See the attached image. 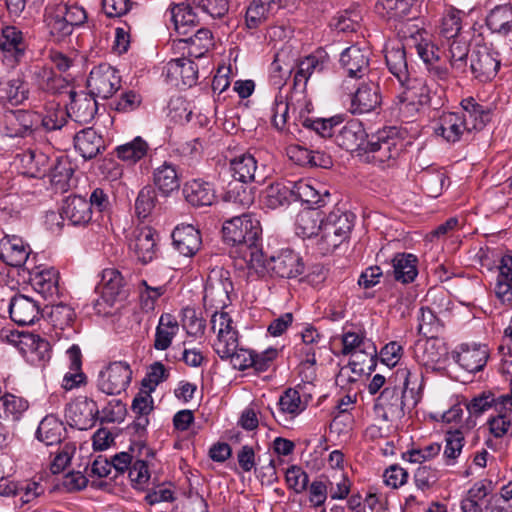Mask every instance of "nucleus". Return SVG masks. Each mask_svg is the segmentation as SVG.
<instances>
[{
  "instance_id": "nucleus-1",
  "label": "nucleus",
  "mask_w": 512,
  "mask_h": 512,
  "mask_svg": "<svg viewBox=\"0 0 512 512\" xmlns=\"http://www.w3.org/2000/svg\"><path fill=\"white\" fill-rule=\"evenodd\" d=\"M422 381L407 367L398 368L389 378L388 386L377 397L376 414L385 421H396L419 402Z\"/></svg>"
},
{
  "instance_id": "nucleus-2",
  "label": "nucleus",
  "mask_w": 512,
  "mask_h": 512,
  "mask_svg": "<svg viewBox=\"0 0 512 512\" xmlns=\"http://www.w3.org/2000/svg\"><path fill=\"white\" fill-rule=\"evenodd\" d=\"M222 232L225 242L239 246L246 263L255 250H262V227L253 214H242L226 220Z\"/></svg>"
},
{
  "instance_id": "nucleus-3",
  "label": "nucleus",
  "mask_w": 512,
  "mask_h": 512,
  "mask_svg": "<svg viewBox=\"0 0 512 512\" xmlns=\"http://www.w3.org/2000/svg\"><path fill=\"white\" fill-rule=\"evenodd\" d=\"M247 266L258 276H271L284 279L296 278L304 272V263L300 255L293 250L285 249L276 256L267 259L262 250H255Z\"/></svg>"
},
{
  "instance_id": "nucleus-4",
  "label": "nucleus",
  "mask_w": 512,
  "mask_h": 512,
  "mask_svg": "<svg viewBox=\"0 0 512 512\" xmlns=\"http://www.w3.org/2000/svg\"><path fill=\"white\" fill-rule=\"evenodd\" d=\"M316 195L315 190L303 181L275 182L270 184L262 192V203L266 208L275 210L287 207L291 202L301 200L318 204L323 200H312L309 197Z\"/></svg>"
},
{
  "instance_id": "nucleus-5",
  "label": "nucleus",
  "mask_w": 512,
  "mask_h": 512,
  "mask_svg": "<svg viewBox=\"0 0 512 512\" xmlns=\"http://www.w3.org/2000/svg\"><path fill=\"white\" fill-rule=\"evenodd\" d=\"M402 150V140L397 136L395 128H390L372 134L360 157L367 163L390 166L399 157Z\"/></svg>"
},
{
  "instance_id": "nucleus-6",
  "label": "nucleus",
  "mask_w": 512,
  "mask_h": 512,
  "mask_svg": "<svg viewBox=\"0 0 512 512\" xmlns=\"http://www.w3.org/2000/svg\"><path fill=\"white\" fill-rule=\"evenodd\" d=\"M355 216L351 212L335 209L323 218L318 245L329 253L349 238Z\"/></svg>"
},
{
  "instance_id": "nucleus-7",
  "label": "nucleus",
  "mask_w": 512,
  "mask_h": 512,
  "mask_svg": "<svg viewBox=\"0 0 512 512\" xmlns=\"http://www.w3.org/2000/svg\"><path fill=\"white\" fill-rule=\"evenodd\" d=\"M132 380L130 365L124 361L111 362L98 376V388L107 395L124 392Z\"/></svg>"
},
{
  "instance_id": "nucleus-8",
  "label": "nucleus",
  "mask_w": 512,
  "mask_h": 512,
  "mask_svg": "<svg viewBox=\"0 0 512 512\" xmlns=\"http://www.w3.org/2000/svg\"><path fill=\"white\" fill-rule=\"evenodd\" d=\"M398 82L403 89L398 95L400 112L413 114L430 102V90L424 80L410 74L407 80Z\"/></svg>"
},
{
  "instance_id": "nucleus-9",
  "label": "nucleus",
  "mask_w": 512,
  "mask_h": 512,
  "mask_svg": "<svg viewBox=\"0 0 512 512\" xmlns=\"http://www.w3.org/2000/svg\"><path fill=\"white\" fill-rule=\"evenodd\" d=\"M499 53L487 44H477L470 57V69L475 78L481 82L492 80L499 68Z\"/></svg>"
},
{
  "instance_id": "nucleus-10",
  "label": "nucleus",
  "mask_w": 512,
  "mask_h": 512,
  "mask_svg": "<svg viewBox=\"0 0 512 512\" xmlns=\"http://www.w3.org/2000/svg\"><path fill=\"white\" fill-rule=\"evenodd\" d=\"M121 86V77L118 71L108 64L94 67L87 80L89 92L101 99L110 98Z\"/></svg>"
},
{
  "instance_id": "nucleus-11",
  "label": "nucleus",
  "mask_w": 512,
  "mask_h": 512,
  "mask_svg": "<svg viewBox=\"0 0 512 512\" xmlns=\"http://www.w3.org/2000/svg\"><path fill=\"white\" fill-rule=\"evenodd\" d=\"M232 289V283L224 272L213 271L207 279L204 289V306L206 310L219 311L223 310L230 303L229 293Z\"/></svg>"
},
{
  "instance_id": "nucleus-12",
  "label": "nucleus",
  "mask_w": 512,
  "mask_h": 512,
  "mask_svg": "<svg viewBox=\"0 0 512 512\" xmlns=\"http://www.w3.org/2000/svg\"><path fill=\"white\" fill-rule=\"evenodd\" d=\"M98 414L97 403L87 397L69 403L65 409L68 424L79 430L91 429L96 423Z\"/></svg>"
},
{
  "instance_id": "nucleus-13",
  "label": "nucleus",
  "mask_w": 512,
  "mask_h": 512,
  "mask_svg": "<svg viewBox=\"0 0 512 512\" xmlns=\"http://www.w3.org/2000/svg\"><path fill=\"white\" fill-rule=\"evenodd\" d=\"M434 132L449 143H455L469 134V122L466 115L456 112H443L436 120Z\"/></svg>"
},
{
  "instance_id": "nucleus-14",
  "label": "nucleus",
  "mask_w": 512,
  "mask_h": 512,
  "mask_svg": "<svg viewBox=\"0 0 512 512\" xmlns=\"http://www.w3.org/2000/svg\"><path fill=\"white\" fill-rule=\"evenodd\" d=\"M330 57L323 49L300 59L296 65L294 74V86H307L308 80L313 75H319L329 69Z\"/></svg>"
},
{
  "instance_id": "nucleus-15",
  "label": "nucleus",
  "mask_w": 512,
  "mask_h": 512,
  "mask_svg": "<svg viewBox=\"0 0 512 512\" xmlns=\"http://www.w3.org/2000/svg\"><path fill=\"white\" fill-rule=\"evenodd\" d=\"M368 136L363 124L358 120L348 121L335 135L336 144L350 152L364 153Z\"/></svg>"
},
{
  "instance_id": "nucleus-16",
  "label": "nucleus",
  "mask_w": 512,
  "mask_h": 512,
  "mask_svg": "<svg viewBox=\"0 0 512 512\" xmlns=\"http://www.w3.org/2000/svg\"><path fill=\"white\" fill-rule=\"evenodd\" d=\"M157 240L158 234L149 226L137 227L133 231L130 248L142 264H147L156 257Z\"/></svg>"
},
{
  "instance_id": "nucleus-17",
  "label": "nucleus",
  "mask_w": 512,
  "mask_h": 512,
  "mask_svg": "<svg viewBox=\"0 0 512 512\" xmlns=\"http://www.w3.org/2000/svg\"><path fill=\"white\" fill-rule=\"evenodd\" d=\"M25 270L29 273V281L36 292L46 299H51L59 294V272L53 267H29Z\"/></svg>"
},
{
  "instance_id": "nucleus-18",
  "label": "nucleus",
  "mask_w": 512,
  "mask_h": 512,
  "mask_svg": "<svg viewBox=\"0 0 512 512\" xmlns=\"http://www.w3.org/2000/svg\"><path fill=\"white\" fill-rule=\"evenodd\" d=\"M31 249L18 236H4L0 240V259L7 265L15 268L28 266Z\"/></svg>"
},
{
  "instance_id": "nucleus-19",
  "label": "nucleus",
  "mask_w": 512,
  "mask_h": 512,
  "mask_svg": "<svg viewBox=\"0 0 512 512\" xmlns=\"http://www.w3.org/2000/svg\"><path fill=\"white\" fill-rule=\"evenodd\" d=\"M453 357L463 369L476 373L486 366L489 348L485 344H462Z\"/></svg>"
},
{
  "instance_id": "nucleus-20",
  "label": "nucleus",
  "mask_w": 512,
  "mask_h": 512,
  "mask_svg": "<svg viewBox=\"0 0 512 512\" xmlns=\"http://www.w3.org/2000/svg\"><path fill=\"white\" fill-rule=\"evenodd\" d=\"M260 168L256 158L250 153L241 154L230 161V171L233 178L243 184L262 182L265 174Z\"/></svg>"
},
{
  "instance_id": "nucleus-21",
  "label": "nucleus",
  "mask_w": 512,
  "mask_h": 512,
  "mask_svg": "<svg viewBox=\"0 0 512 512\" xmlns=\"http://www.w3.org/2000/svg\"><path fill=\"white\" fill-rule=\"evenodd\" d=\"M70 103L67 108L68 114L74 117L75 121L81 124L91 122L97 113L96 97L90 92H76L69 90Z\"/></svg>"
},
{
  "instance_id": "nucleus-22",
  "label": "nucleus",
  "mask_w": 512,
  "mask_h": 512,
  "mask_svg": "<svg viewBox=\"0 0 512 512\" xmlns=\"http://www.w3.org/2000/svg\"><path fill=\"white\" fill-rule=\"evenodd\" d=\"M166 76L175 85L192 87L198 80V66L190 57L171 59L165 66Z\"/></svg>"
},
{
  "instance_id": "nucleus-23",
  "label": "nucleus",
  "mask_w": 512,
  "mask_h": 512,
  "mask_svg": "<svg viewBox=\"0 0 512 512\" xmlns=\"http://www.w3.org/2000/svg\"><path fill=\"white\" fill-rule=\"evenodd\" d=\"M21 174L31 178H42L49 170V157L37 150H26L15 157Z\"/></svg>"
},
{
  "instance_id": "nucleus-24",
  "label": "nucleus",
  "mask_w": 512,
  "mask_h": 512,
  "mask_svg": "<svg viewBox=\"0 0 512 512\" xmlns=\"http://www.w3.org/2000/svg\"><path fill=\"white\" fill-rule=\"evenodd\" d=\"M9 314L16 324L20 326L31 325L39 319L40 307L32 298L18 294L10 300Z\"/></svg>"
},
{
  "instance_id": "nucleus-25",
  "label": "nucleus",
  "mask_w": 512,
  "mask_h": 512,
  "mask_svg": "<svg viewBox=\"0 0 512 512\" xmlns=\"http://www.w3.org/2000/svg\"><path fill=\"white\" fill-rule=\"evenodd\" d=\"M415 344L414 358L422 366L434 368L441 363L446 355V348L437 336H426Z\"/></svg>"
},
{
  "instance_id": "nucleus-26",
  "label": "nucleus",
  "mask_w": 512,
  "mask_h": 512,
  "mask_svg": "<svg viewBox=\"0 0 512 512\" xmlns=\"http://www.w3.org/2000/svg\"><path fill=\"white\" fill-rule=\"evenodd\" d=\"M2 123L7 136L25 137L33 132L35 115L25 110H7Z\"/></svg>"
},
{
  "instance_id": "nucleus-27",
  "label": "nucleus",
  "mask_w": 512,
  "mask_h": 512,
  "mask_svg": "<svg viewBox=\"0 0 512 512\" xmlns=\"http://www.w3.org/2000/svg\"><path fill=\"white\" fill-rule=\"evenodd\" d=\"M369 56L368 49L352 45L341 53L340 63L349 77L361 78L369 70Z\"/></svg>"
},
{
  "instance_id": "nucleus-28",
  "label": "nucleus",
  "mask_w": 512,
  "mask_h": 512,
  "mask_svg": "<svg viewBox=\"0 0 512 512\" xmlns=\"http://www.w3.org/2000/svg\"><path fill=\"white\" fill-rule=\"evenodd\" d=\"M172 240L175 249L186 257L195 255L202 243L201 235L193 225H179L172 232Z\"/></svg>"
},
{
  "instance_id": "nucleus-29",
  "label": "nucleus",
  "mask_w": 512,
  "mask_h": 512,
  "mask_svg": "<svg viewBox=\"0 0 512 512\" xmlns=\"http://www.w3.org/2000/svg\"><path fill=\"white\" fill-rule=\"evenodd\" d=\"M380 105L379 87L373 81L361 84L351 98L350 110L353 114H364Z\"/></svg>"
},
{
  "instance_id": "nucleus-30",
  "label": "nucleus",
  "mask_w": 512,
  "mask_h": 512,
  "mask_svg": "<svg viewBox=\"0 0 512 512\" xmlns=\"http://www.w3.org/2000/svg\"><path fill=\"white\" fill-rule=\"evenodd\" d=\"M282 6V0H252L247 7L245 24L248 29H257Z\"/></svg>"
},
{
  "instance_id": "nucleus-31",
  "label": "nucleus",
  "mask_w": 512,
  "mask_h": 512,
  "mask_svg": "<svg viewBox=\"0 0 512 512\" xmlns=\"http://www.w3.org/2000/svg\"><path fill=\"white\" fill-rule=\"evenodd\" d=\"M65 6L60 4H49L44 11V23L49 34L56 40L61 41L71 35L73 30L64 17Z\"/></svg>"
},
{
  "instance_id": "nucleus-32",
  "label": "nucleus",
  "mask_w": 512,
  "mask_h": 512,
  "mask_svg": "<svg viewBox=\"0 0 512 512\" xmlns=\"http://www.w3.org/2000/svg\"><path fill=\"white\" fill-rule=\"evenodd\" d=\"M178 49H187V56L199 59L203 57L213 46L212 33L209 29L199 28L188 37L175 41Z\"/></svg>"
},
{
  "instance_id": "nucleus-33",
  "label": "nucleus",
  "mask_w": 512,
  "mask_h": 512,
  "mask_svg": "<svg viewBox=\"0 0 512 512\" xmlns=\"http://www.w3.org/2000/svg\"><path fill=\"white\" fill-rule=\"evenodd\" d=\"M61 216L73 225H86L92 219L91 204L82 196L68 197L62 207Z\"/></svg>"
},
{
  "instance_id": "nucleus-34",
  "label": "nucleus",
  "mask_w": 512,
  "mask_h": 512,
  "mask_svg": "<svg viewBox=\"0 0 512 512\" xmlns=\"http://www.w3.org/2000/svg\"><path fill=\"white\" fill-rule=\"evenodd\" d=\"M385 60L390 73L398 81H405L408 75L412 74L408 65L405 48L401 43L396 42L386 46Z\"/></svg>"
},
{
  "instance_id": "nucleus-35",
  "label": "nucleus",
  "mask_w": 512,
  "mask_h": 512,
  "mask_svg": "<svg viewBox=\"0 0 512 512\" xmlns=\"http://www.w3.org/2000/svg\"><path fill=\"white\" fill-rule=\"evenodd\" d=\"M183 195L194 207L210 206L215 200V191L211 184L196 179L184 185Z\"/></svg>"
},
{
  "instance_id": "nucleus-36",
  "label": "nucleus",
  "mask_w": 512,
  "mask_h": 512,
  "mask_svg": "<svg viewBox=\"0 0 512 512\" xmlns=\"http://www.w3.org/2000/svg\"><path fill=\"white\" fill-rule=\"evenodd\" d=\"M65 435L63 422L53 414L45 416L36 431V437L47 446L61 444Z\"/></svg>"
},
{
  "instance_id": "nucleus-37",
  "label": "nucleus",
  "mask_w": 512,
  "mask_h": 512,
  "mask_svg": "<svg viewBox=\"0 0 512 512\" xmlns=\"http://www.w3.org/2000/svg\"><path fill=\"white\" fill-rule=\"evenodd\" d=\"M178 332L179 323L176 317L170 313L162 314L155 331L154 348L159 351L167 350Z\"/></svg>"
},
{
  "instance_id": "nucleus-38",
  "label": "nucleus",
  "mask_w": 512,
  "mask_h": 512,
  "mask_svg": "<svg viewBox=\"0 0 512 512\" xmlns=\"http://www.w3.org/2000/svg\"><path fill=\"white\" fill-rule=\"evenodd\" d=\"M74 146L84 159L96 157L104 148L103 139L92 128H86L74 136Z\"/></svg>"
},
{
  "instance_id": "nucleus-39",
  "label": "nucleus",
  "mask_w": 512,
  "mask_h": 512,
  "mask_svg": "<svg viewBox=\"0 0 512 512\" xmlns=\"http://www.w3.org/2000/svg\"><path fill=\"white\" fill-rule=\"evenodd\" d=\"M342 354H355L356 357L365 355L369 359V369L373 366V360L376 356V348L373 344H366L362 334L356 332H346L342 336Z\"/></svg>"
},
{
  "instance_id": "nucleus-40",
  "label": "nucleus",
  "mask_w": 512,
  "mask_h": 512,
  "mask_svg": "<svg viewBox=\"0 0 512 512\" xmlns=\"http://www.w3.org/2000/svg\"><path fill=\"white\" fill-rule=\"evenodd\" d=\"M461 107L464 110L462 115H466L469 122V131L481 130L491 120V111L476 102L473 97H467L461 101Z\"/></svg>"
},
{
  "instance_id": "nucleus-41",
  "label": "nucleus",
  "mask_w": 512,
  "mask_h": 512,
  "mask_svg": "<svg viewBox=\"0 0 512 512\" xmlns=\"http://www.w3.org/2000/svg\"><path fill=\"white\" fill-rule=\"evenodd\" d=\"M0 48L9 53L15 61H19L26 50L22 32L14 26L4 27L0 35Z\"/></svg>"
},
{
  "instance_id": "nucleus-42",
  "label": "nucleus",
  "mask_w": 512,
  "mask_h": 512,
  "mask_svg": "<svg viewBox=\"0 0 512 512\" xmlns=\"http://www.w3.org/2000/svg\"><path fill=\"white\" fill-rule=\"evenodd\" d=\"M415 0H378L374 10L386 20H400L411 12Z\"/></svg>"
},
{
  "instance_id": "nucleus-43",
  "label": "nucleus",
  "mask_w": 512,
  "mask_h": 512,
  "mask_svg": "<svg viewBox=\"0 0 512 512\" xmlns=\"http://www.w3.org/2000/svg\"><path fill=\"white\" fill-rule=\"evenodd\" d=\"M322 212L318 208L305 209L297 215L296 227L302 237L319 236L322 226Z\"/></svg>"
},
{
  "instance_id": "nucleus-44",
  "label": "nucleus",
  "mask_w": 512,
  "mask_h": 512,
  "mask_svg": "<svg viewBox=\"0 0 512 512\" xmlns=\"http://www.w3.org/2000/svg\"><path fill=\"white\" fill-rule=\"evenodd\" d=\"M153 180L156 187L166 196L180 187L176 168L168 162H164L154 170Z\"/></svg>"
},
{
  "instance_id": "nucleus-45",
  "label": "nucleus",
  "mask_w": 512,
  "mask_h": 512,
  "mask_svg": "<svg viewBox=\"0 0 512 512\" xmlns=\"http://www.w3.org/2000/svg\"><path fill=\"white\" fill-rule=\"evenodd\" d=\"M278 406V415H275L274 412L271 411L272 415L278 422H280L282 417L285 419L287 416L294 418L305 409V405L301 400L299 392L293 388L287 389L280 396Z\"/></svg>"
},
{
  "instance_id": "nucleus-46",
  "label": "nucleus",
  "mask_w": 512,
  "mask_h": 512,
  "mask_svg": "<svg viewBox=\"0 0 512 512\" xmlns=\"http://www.w3.org/2000/svg\"><path fill=\"white\" fill-rule=\"evenodd\" d=\"M394 278L402 283L413 282L416 278L417 258L412 254L399 253L392 260Z\"/></svg>"
},
{
  "instance_id": "nucleus-47",
  "label": "nucleus",
  "mask_w": 512,
  "mask_h": 512,
  "mask_svg": "<svg viewBox=\"0 0 512 512\" xmlns=\"http://www.w3.org/2000/svg\"><path fill=\"white\" fill-rule=\"evenodd\" d=\"M28 408L29 403L23 397L6 393L0 398V417L3 419L19 421Z\"/></svg>"
},
{
  "instance_id": "nucleus-48",
  "label": "nucleus",
  "mask_w": 512,
  "mask_h": 512,
  "mask_svg": "<svg viewBox=\"0 0 512 512\" xmlns=\"http://www.w3.org/2000/svg\"><path fill=\"white\" fill-rule=\"evenodd\" d=\"M448 58L452 69L456 73H465L467 69V58L469 54V44L462 38H455L447 42Z\"/></svg>"
},
{
  "instance_id": "nucleus-49",
  "label": "nucleus",
  "mask_w": 512,
  "mask_h": 512,
  "mask_svg": "<svg viewBox=\"0 0 512 512\" xmlns=\"http://www.w3.org/2000/svg\"><path fill=\"white\" fill-rule=\"evenodd\" d=\"M487 26L492 32L507 35L512 31V6L495 7L487 17Z\"/></svg>"
},
{
  "instance_id": "nucleus-50",
  "label": "nucleus",
  "mask_w": 512,
  "mask_h": 512,
  "mask_svg": "<svg viewBox=\"0 0 512 512\" xmlns=\"http://www.w3.org/2000/svg\"><path fill=\"white\" fill-rule=\"evenodd\" d=\"M171 21L179 35H187L196 26L197 15L190 6L179 4L171 9Z\"/></svg>"
},
{
  "instance_id": "nucleus-51",
  "label": "nucleus",
  "mask_w": 512,
  "mask_h": 512,
  "mask_svg": "<svg viewBox=\"0 0 512 512\" xmlns=\"http://www.w3.org/2000/svg\"><path fill=\"white\" fill-rule=\"evenodd\" d=\"M148 143L141 137H136L132 141L116 147V156L130 164L141 160L148 152Z\"/></svg>"
},
{
  "instance_id": "nucleus-52",
  "label": "nucleus",
  "mask_w": 512,
  "mask_h": 512,
  "mask_svg": "<svg viewBox=\"0 0 512 512\" xmlns=\"http://www.w3.org/2000/svg\"><path fill=\"white\" fill-rule=\"evenodd\" d=\"M51 183L60 190H66L74 173L71 163L67 159L57 158L53 166L49 165Z\"/></svg>"
},
{
  "instance_id": "nucleus-53",
  "label": "nucleus",
  "mask_w": 512,
  "mask_h": 512,
  "mask_svg": "<svg viewBox=\"0 0 512 512\" xmlns=\"http://www.w3.org/2000/svg\"><path fill=\"white\" fill-rule=\"evenodd\" d=\"M420 181L423 192L429 197L437 198L444 189L446 175L440 170H427L422 173Z\"/></svg>"
},
{
  "instance_id": "nucleus-54",
  "label": "nucleus",
  "mask_w": 512,
  "mask_h": 512,
  "mask_svg": "<svg viewBox=\"0 0 512 512\" xmlns=\"http://www.w3.org/2000/svg\"><path fill=\"white\" fill-rule=\"evenodd\" d=\"M462 12L456 9H449L444 14L441 25H440V35L447 42L452 39L461 37L460 31L462 29Z\"/></svg>"
},
{
  "instance_id": "nucleus-55",
  "label": "nucleus",
  "mask_w": 512,
  "mask_h": 512,
  "mask_svg": "<svg viewBox=\"0 0 512 512\" xmlns=\"http://www.w3.org/2000/svg\"><path fill=\"white\" fill-rule=\"evenodd\" d=\"M139 301L141 309L149 312L154 310L157 300L166 292L165 285L152 286L146 280L138 284Z\"/></svg>"
},
{
  "instance_id": "nucleus-56",
  "label": "nucleus",
  "mask_w": 512,
  "mask_h": 512,
  "mask_svg": "<svg viewBox=\"0 0 512 512\" xmlns=\"http://www.w3.org/2000/svg\"><path fill=\"white\" fill-rule=\"evenodd\" d=\"M436 311L431 307H421L419 315L418 332L423 336H437L441 329L442 323L436 315Z\"/></svg>"
},
{
  "instance_id": "nucleus-57",
  "label": "nucleus",
  "mask_w": 512,
  "mask_h": 512,
  "mask_svg": "<svg viewBox=\"0 0 512 512\" xmlns=\"http://www.w3.org/2000/svg\"><path fill=\"white\" fill-rule=\"evenodd\" d=\"M224 200L233 204L240 205L243 208L249 207L254 202L252 190L241 184H229V188L224 195Z\"/></svg>"
},
{
  "instance_id": "nucleus-58",
  "label": "nucleus",
  "mask_w": 512,
  "mask_h": 512,
  "mask_svg": "<svg viewBox=\"0 0 512 512\" xmlns=\"http://www.w3.org/2000/svg\"><path fill=\"white\" fill-rule=\"evenodd\" d=\"M341 121L342 119L340 117H331L329 119L304 118L302 120V125L306 128L314 130L317 134H319L322 137H332L336 135V126L339 125Z\"/></svg>"
},
{
  "instance_id": "nucleus-59",
  "label": "nucleus",
  "mask_w": 512,
  "mask_h": 512,
  "mask_svg": "<svg viewBox=\"0 0 512 512\" xmlns=\"http://www.w3.org/2000/svg\"><path fill=\"white\" fill-rule=\"evenodd\" d=\"M289 100L293 111H298L299 120L302 123L304 118H308L305 114L310 113L313 109L312 102L306 95V86L300 85L296 87L293 85Z\"/></svg>"
},
{
  "instance_id": "nucleus-60",
  "label": "nucleus",
  "mask_w": 512,
  "mask_h": 512,
  "mask_svg": "<svg viewBox=\"0 0 512 512\" xmlns=\"http://www.w3.org/2000/svg\"><path fill=\"white\" fill-rule=\"evenodd\" d=\"M157 201L156 191L151 186L143 187L135 202V210L140 218H146L155 208Z\"/></svg>"
},
{
  "instance_id": "nucleus-61",
  "label": "nucleus",
  "mask_w": 512,
  "mask_h": 512,
  "mask_svg": "<svg viewBox=\"0 0 512 512\" xmlns=\"http://www.w3.org/2000/svg\"><path fill=\"white\" fill-rule=\"evenodd\" d=\"M497 395L491 391H483L466 403V409L471 415H482L486 411L493 409Z\"/></svg>"
},
{
  "instance_id": "nucleus-62",
  "label": "nucleus",
  "mask_w": 512,
  "mask_h": 512,
  "mask_svg": "<svg viewBox=\"0 0 512 512\" xmlns=\"http://www.w3.org/2000/svg\"><path fill=\"white\" fill-rule=\"evenodd\" d=\"M441 477V472L430 465L419 466L414 473L417 488L426 491L433 487Z\"/></svg>"
},
{
  "instance_id": "nucleus-63",
  "label": "nucleus",
  "mask_w": 512,
  "mask_h": 512,
  "mask_svg": "<svg viewBox=\"0 0 512 512\" xmlns=\"http://www.w3.org/2000/svg\"><path fill=\"white\" fill-rule=\"evenodd\" d=\"M237 348L238 332L235 329L217 336V340L214 343V350L222 359H228V356H231Z\"/></svg>"
},
{
  "instance_id": "nucleus-64",
  "label": "nucleus",
  "mask_w": 512,
  "mask_h": 512,
  "mask_svg": "<svg viewBox=\"0 0 512 512\" xmlns=\"http://www.w3.org/2000/svg\"><path fill=\"white\" fill-rule=\"evenodd\" d=\"M445 441L444 457L447 460V464L450 465L454 463V460L462 451L464 435L460 430L449 431L446 434Z\"/></svg>"
}]
</instances>
